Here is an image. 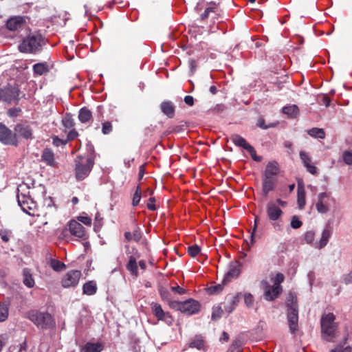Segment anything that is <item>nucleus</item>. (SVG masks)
<instances>
[{"mask_svg":"<svg viewBox=\"0 0 352 352\" xmlns=\"http://www.w3.org/2000/svg\"><path fill=\"white\" fill-rule=\"evenodd\" d=\"M284 275L281 273H277L271 278L273 283L271 285L267 280L261 282L262 287L264 290L263 297L267 301H272L277 298L283 291L280 284L284 281Z\"/></svg>","mask_w":352,"mask_h":352,"instance_id":"nucleus-1","label":"nucleus"},{"mask_svg":"<svg viewBox=\"0 0 352 352\" xmlns=\"http://www.w3.org/2000/svg\"><path fill=\"white\" fill-rule=\"evenodd\" d=\"M28 318L38 328L43 329H52L55 327V320L48 312L32 310L28 313Z\"/></svg>","mask_w":352,"mask_h":352,"instance_id":"nucleus-2","label":"nucleus"},{"mask_svg":"<svg viewBox=\"0 0 352 352\" xmlns=\"http://www.w3.org/2000/svg\"><path fill=\"white\" fill-rule=\"evenodd\" d=\"M335 319L336 317L333 313H328L322 315L320 320L322 336L328 342H332L336 336L338 326Z\"/></svg>","mask_w":352,"mask_h":352,"instance_id":"nucleus-3","label":"nucleus"},{"mask_svg":"<svg viewBox=\"0 0 352 352\" xmlns=\"http://www.w3.org/2000/svg\"><path fill=\"white\" fill-rule=\"evenodd\" d=\"M74 162L76 178L78 181H82L89 175L94 162L91 157L77 156Z\"/></svg>","mask_w":352,"mask_h":352,"instance_id":"nucleus-4","label":"nucleus"},{"mask_svg":"<svg viewBox=\"0 0 352 352\" xmlns=\"http://www.w3.org/2000/svg\"><path fill=\"white\" fill-rule=\"evenodd\" d=\"M287 319L290 331L294 333L298 330V311L296 298L290 293L287 299Z\"/></svg>","mask_w":352,"mask_h":352,"instance_id":"nucleus-5","label":"nucleus"},{"mask_svg":"<svg viewBox=\"0 0 352 352\" xmlns=\"http://www.w3.org/2000/svg\"><path fill=\"white\" fill-rule=\"evenodd\" d=\"M43 38L40 34H32L25 38L19 45V50L23 53H36L41 47Z\"/></svg>","mask_w":352,"mask_h":352,"instance_id":"nucleus-6","label":"nucleus"},{"mask_svg":"<svg viewBox=\"0 0 352 352\" xmlns=\"http://www.w3.org/2000/svg\"><path fill=\"white\" fill-rule=\"evenodd\" d=\"M0 142L5 145L16 146L19 144L18 136L5 124L0 123Z\"/></svg>","mask_w":352,"mask_h":352,"instance_id":"nucleus-7","label":"nucleus"},{"mask_svg":"<svg viewBox=\"0 0 352 352\" xmlns=\"http://www.w3.org/2000/svg\"><path fill=\"white\" fill-rule=\"evenodd\" d=\"M177 308L187 315L197 314L200 309V304L198 301L193 299H188L184 302H177Z\"/></svg>","mask_w":352,"mask_h":352,"instance_id":"nucleus-8","label":"nucleus"},{"mask_svg":"<svg viewBox=\"0 0 352 352\" xmlns=\"http://www.w3.org/2000/svg\"><path fill=\"white\" fill-rule=\"evenodd\" d=\"M81 275L82 274L80 270H71L68 272L62 279V286L65 288L76 287L79 282Z\"/></svg>","mask_w":352,"mask_h":352,"instance_id":"nucleus-9","label":"nucleus"},{"mask_svg":"<svg viewBox=\"0 0 352 352\" xmlns=\"http://www.w3.org/2000/svg\"><path fill=\"white\" fill-rule=\"evenodd\" d=\"M21 190L20 188L18 189V204L25 212L30 214V210H32L36 206L35 203L28 195L21 192Z\"/></svg>","mask_w":352,"mask_h":352,"instance_id":"nucleus-10","label":"nucleus"},{"mask_svg":"<svg viewBox=\"0 0 352 352\" xmlns=\"http://www.w3.org/2000/svg\"><path fill=\"white\" fill-rule=\"evenodd\" d=\"M0 90L2 94L3 101L6 102L10 103L19 99L20 90L16 87L8 86Z\"/></svg>","mask_w":352,"mask_h":352,"instance_id":"nucleus-11","label":"nucleus"},{"mask_svg":"<svg viewBox=\"0 0 352 352\" xmlns=\"http://www.w3.org/2000/svg\"><path fill=\"white\" fill-rule=\"evenodd\" d=\"M329 195L327 192H320L318 195V199L316 203L317 211L321 214H325L329 212Z\"/></svg>","mask_w":352,"mask_h":352,"instance_id":"nucleus-12","label":"nucleus"},{"mask_svg":"<svg viewBox=\"0 0 352 352\" xmlns=\"http://www.w3.org/2000/svg\"><path fill=\"white\" fill-rule=\"evenodd\" d=\"M241 264L238 261L231 262L229 270L225 275L223 284L230 282L232 278H236L241 273Z\"/></svg>","mask_w":352,"mask_h":352,"instance_id":"nucleus-13","label":"nucleus"},{"mask_svg":"<svg viewBox=\"0 0 352 352\" xmlns=\"http://www.w3.org/2000/svg\"><path fill=\"white\" fill-rule=\"evenodd\" d=\"M14 133L20 137L26 139L32 140L34 138L32 129L30 126L25 124H17L14 126Z\"/></svg>","mask_w":352,"mask_h":352,"instance_id":"nucleus-14","label":"nucleus"},{"mask_svg":"<svg viewBox=\"0 0 352 352\" xmlns=\"http://www.w3.org/2000/svg\"><path fill=\"white\" fill-rule=\"evenodd\" d=\"M266 210L268 218L274 221L278 220L283 213L276 203L272 201L267 204Z\"/></svg>","mask_w":352,"mask_h":352,"instance_id":"nucleus-15","label":"nucleus"},{"mask_svg":"<svg viewBox=\"0 0 352 352\" xmlns=\"http://www.w3.org/2000/svg\"><path fill=\"white\" fill-rule=\"evenodd\" d=\"M241 296L242 295L241 293H238L234 296H228L224 305V310L228 314L232 313L237 307Z\"/></svg>","mask_w":352,"mask_h":352,"instance_id":"nucleus-16","label":"nucleus"},{"mask_svg":"<svg viewBox=\"0 0 352 352\" xmlns=\"http://www.w3.org/2000/svg\"><path fill=\"white\" fill-rule=\"evenodd\" d=\"M25 23L24 17L16 16L11 17L7 21V28L10 31H17L23 28Z\"/></svg>","mask_w":352,"mask_h":352,"instance_id":"nucleus-17","label":"nucleus"},{"mask_svg":"<svg viewBox=\"0 0 352 352\" xmlns=\"http://www.w3.org/2000/svg\"><path fill=\"white\" fill-rule=\"evenodd\" d=\"M69 230L72 235L78 238H83L85 234L84 227L75 220L69 221Z\"/></svg>","mask_w":352,"mask_h":352,"instance_id":"nucleus-18","label":"nucleus"},{"mask_svg":"<svg viewBox=\"0 0 352 352\" xmlns=\"http://www.w3.org/2000/svg\"><path fill=\"white\" fill-rule=\"evenodd\" d=\"M300 157L309 173L312 175L317 173V168L314 165L311 164V157L309 156L307 153L305 151H300Z\"/></svg>","mask_w":352,"mask_h":352,"instance_id":"nucleus-19","label":"nucleus"},{"mask_svg":"<svg viewBox=\"0 0 352 352\" xmlns=\"http://www.w3.org/2000/svg\"><path fill=\"white\" fill-rule=\"evenodd\" d=\"M41 160L48 166L56 167L57 163L54 158L53 151L50 148H45L41 155Z\"/></svg>","mask_w":352,"mask_h":352,"instance_id":"nucleus-20","label":"nucleus"},{"mask_svg":"<svg viewBox=\"0 0 352 352\" xmlns=\"http://www.w3.org/2000/svg\"><path fill=\"white\" fill-rule=\"evenodd\" d=\"M332 231L329 228H325L322 232V236L318 242L314 243V246L318 249H322L327 245L331 236Z\"/></svg>","mask_w":352,"mask_h":352,"instance_id":"nucleus-21","label":"nucleus"},{"mask_svg":"<svg viewBox=\"0 0 352 352\" xmlns=\"http://www.w3.org/2000/svg\"><path fill=\"white\" fill-rule=\"evenodd\" d=\"M160 109L169 118H172L175 116V106L171 101H163L160 104Z\"/></svg>","mask_w":352,"mask_h":352,"instance_id":"nucleus-22","label":"nucleus"},{"mask_svg":"<svg viewBox=\"0 0 352 352\" xmlns=\"http://www.w3.org/2000/svg\"><path fill=\"white\" fill-rule=\"evenodd\" d=\"M230 140L237 146L242 147L245 150L251 148V145L249 144L243 137L238 134H232L230 136Z\"/></svg>","mask_w":352,"mask_h":352,"instance_id":"nucleus-23","label":"nucleus"},{"mask_svg":"<svg viewBox=\"0 0 352 352\" xmlns=\"http://www.w3.org/2000/svg\"><path fill=\"white\" fill-rule=\"evenodd\" d=\"M275 183L276 179L274 177L265 176L263 184V191L265 195L274 189Z\"/></svg>","mask_w":352,"mask_h":352,"instance_id":"nucleus-24","label":"nucleus"},{"mask_svg":"<svg viewBox=\"0 0 352 352\" xmlns=\"http://www.w3.org/2000/svg\"><path fill=\"white\" fill-rule=\"evenodd\" d=\"M297 203L299 208L302 209L306 204L305 191L302 184H298L297 188Z\"/></svg>","mask_w":352,"mask_h":352,"instance_id":"nucleus-25","label":"nucleus"},{"mask_svg":"<svg viewBox=\"0 0 352 352\" xmlns=\"http://www.w3.org/2000/svg\"><path fill=\"white\" fill-rule=\"evenodd\" d=\"M83 294L91 296L96 293L97 292V285L96 283L94 280L88 281L85 283L82 287Z\"/></svg>","mask_w":352,"mask_h":352,"instance_id":"nucleus-26","label":"nucleus"},{"mask_svg":"<svg viewBox=\"0 0 352 352\" xmlns=\"http://www.w3.org/2000/svg\"><path fill=\"white\" fill-rule=\"evenodd\" d=\"M103 346L100 343L87 342L81 349V352H100Z\"/></svg>","mask_w":352,"mask_h":352,"instance_id":"nucleus-27","label":"nucleus"},{"mask_svg":"<svg viewBox=\"0 0 352 352\" xmlns=\"http://www.w3.org/2000/svg\"><path fill=\"white\" fill-rule=\"evenodd\" d=\"M278 164L276 162H270L266 167L265 171V176L266 177H274L278 173Z\"/></svg>","mask_w":352,"mask_h":352,"instance_id":"nucleus-28","label":"nucleus"},{"mask_svg":"<svg viewBox=\"0 0 352 352\" xmlns=\"http://www.w3.org/2000/svg\"><path fill=\"white\" fill-rule=\"evenodd\" d=\"M23 283L25 286H27L29 288H32L34 286L35 282L34 278H32V275L30 273V271L29 269L25 268L23 270Z\"/></svg>","mask_w":352,"mask_h":352,"instance_id":"nucleus-29","label":"nucleus"},{"mask_svg":"<svg viewBox=\"0 0 352 352\" xmlns=\"http://www.w3.org/2000/svg\"><path fill=\"white\" fill-rule=\"evenodd\" d=\"M126 269L131 272V274L135 276H138V265L136 258L133 256L129 257L128 263L126 264Z\"/></svg>","mask_w":352,"mask_h":352,"instance_id":"nucleus-30","label":"nucleus"},{"mask_svg":"<svg viewBox=\"0 0 352 352\" xmlns=\"http://www.w3.org/2000/svg\"><path fill=\"white\" fill-rule=\"evenodd\" d=\"M33 71L38 75H43L49 72V66L47 63H39L33 65Z\"/></svg>","mask_w":352,"mask_h":352,"instance_id":"nucleus-31","label":"nucleus"},{"mask_svg":"<svg viewBox=\"0 0 352 352\" xmlns=\"http://www.w3.org/2000/svg\"><path fill=\"white\" fill-rule=\"evenodd\" d=\"M92 117V114L90 110L84 107L82 108L78 114V119L82 123L88 122Z\"/></svg>","mask_w":352,"mask_h":352,"instance_id":"nucleus-32","label":"nucleus"},{"mask_svg":"<svg viewBox=\"0 0 352 352\" xmlns=\"http://www.w3.org/2000/svg\"><path fill=\"white\" fill-rule=\"evenodd\" d=\"M152 311L154 313L155 316L157 318L158 320H164L165 317V312L163 311L162 306L157 303H152L151 304Z\"/></svg>","mask_w":352,"mask_h":352,"instance_id":"nucleus-33","label":"nucleus"},{"mask_svg":"<svg viewBox=\"0 0 352 352\" xmlns=\"http://www.w3.org/2000/svg\"><path fill=\"white\" fill-rule=\"evenodd\" d=\"M308 134L314 138L324 139L325 138V132L322 129L312 128L307 131Z\"/></svg>","mask_w":352,"mask_h":352,"instance_id":"nucleus-34","label":"nucleus"},{"mask_svg":"<svg viewBox=\"0 0 352 352\" xmlns=\"http://www.w3.org/2000/svg\"><path fill=\"white\" fill-rule=\"evenodd\" d=\"M298 112V108L296 105L285 107L283 108V113L287 114L289 117H295Z\"/></svg>","mask_w":352,"mask_h":352,"instance_id":"nucleus-35","label":"nucleus"},{"mask_svg":"<svg viewBox=\"0 0 352 352\" xmlns=\"http://www.w3.org/2000/svg\"><path fill=\"white\" fill-rule=\"evenodd\" d=\"M9 309L7 304H0V322L5 321L8 316Z\"/></svg>","mask_w":352,"mask_h":352,"instance_id":"nucleus-36","label":"nucleus"},{"mask_svg":"<svg viewBox=\"0 0 352 352\" xmlns=\"http://www.w3.org/2000/svg\"><path fill=\"white\" fill-rule=\"evenodd\" d=\"M204 346V340L200 337H196L190 343V346L201 349Z\"/></svg>","mask_w":352,"mask_h":352,"instance_id":"nucleus-37","label":"nucleus"},{"mask_svg":"<svg viewBox=\"0 0 352 352\" xmlns=\"http://www.w3.org/2000/svg\"><path fill=\"white\" fill-rule=\"evenodd\" d=\"M63 124L65 128L70 129L74 126V122L72 116L67 114L62 120Z\"/></svg>","mask_w":352,"mask_h":352,"instance_id":"nucleus-38","label":"nucleus"},{"mask_svg":"<svg viewBox=\"0 0 352 352\" xmlns=\"http://www.w3.org/2000/svg\"><path fill=\"white\" fill-rule=\"evenodd\" d=\"M50 265L52 269L56 272L61 271L65 267V265L63 263L55 259H52L51 261Z\"/></svg>","mask_w":352,"mask_h":352,"instance_id":"nucleus-39","label":"nucleus"},{"mask_svg":"<svg viewBox=\"0 0 352 352\" xmlns=\"http://www.w3.org/2000/svg\"><path fill=\"white\" fill-rule=\"evenodd\" d=\"M223 285L217 284L214 286H210L207 289V292L209 294H217L223 290Z\"/></svg>","mask_w":352,"mask_h":352,"instance_id":"nucleus-40","label":"nucleus"},{"mask_svg":"<svg viewBox=\"0 0 352 352\" xmlns=\"http://www.w3.org/2000/svg\"><path fill=\"white\" fill-rule=\"evenodd\" d=\"M342 160L346 165L352 164V151H345L342 153Z\"/></svg>","mask_w":352,"mask_h":352,"instance_id":"nucleus-41","label":"nucleus"},{"mask_svg":"<svg viewBox=\"0 0 352 352\" xmlns=\"http://www.w3.org/2000/svg\"><path fill=\"white\" fill-rule=\"evenodd\" d=\"M12 232L9 230L2 229L0 230V237L4 242H8L10 241Z\"/></svg>","mask_w":352,"mask_h":352,"instance_id":"nucleus-42","label":"nucleus"},{"mask_svg":"<svg viewBox=\"0 0 352 352\" xmlns=\"http://www.w3.org/2000/svg\"><path fill=\"white\" fill-rule=\"evenodd\" d=\"M200 248L197 245H191L188 248V252L192 257L198 255V254L200 252Z\"/></svg>","mask_w":352,"mask_h":352,"instance_id":"nucleus-43","label":"nucleus"},{"mask_svg":"<svg viewBox=\"0 0 352 352\" xmlns=\"http://www.w3.org/2000/svg\"><path fill=\"white\" fill-rule=\"evenodd\" d=\"M141 199V190H140V188L139 186L137 187V190L135 192V194L133 195V206H136L138 205V204L140 203V201Z\"/></svg>","mask_w":352,"mask_h":352,"instance_id":"nucleus-44","label":"nucleus"},{"mask_svg":"<svg viewBox=\"0 0 352 352\" xmlns=\"http://www.w3.org/2000/svg\"><path fill=\"white\" fill-rule=\"evenodd\" d=\"M244 301L248 307H252L254 301L253 296L249 293L245 294Z\"/></svg>","mask_w":352,"mask_h":352,"instance_id":"nucleus-45","label":"nucleus"},{"mask_svg":"<svg viewBox=\"0 0 352 352\" xmlns=\"http://www.w3.org/2000/svg\"><path fill=\"white\" fill-rule=\"evenodd\" d=\"M302 221L299 220L297 216H293L291 221V227L294 229H298L302 226Z\"/></svg>","mask_w":352,"mask_h":352,"instance_id":"nucleus-46","label":"nucleus"},{"mask_svg":"<svg viewBox=\"0 0 352 352\" xmlns=\"http://www.w3.org/2000/svg\"><path fill=\"white\" fill-rule=\"evenodd\" d=\"M112 131V125L109 122L102 123V132L103 134L107 135Z\"/></svg>","mask_w":352,"mask_h":352,"instance_id":"nucleus-47","label":"nucleus"},{"mask_svg":"<svg viewBox=\"0 0 352 352\" xmlns=\"http://www.w3.org/2000/svg\"><path fill=\"white\" fill-rule=\"evenodd\" d=\"M247 151L250 154L252 159L256 162H261L262 157L256 155V152L253 146H251V148H248Z\"/></svg>","mask_w":352,"mask_h":352,"instance_id":"nucleus-48","label":"nucleus"},{"mask_svg":"<svg viewBox=\"0 0 352 352\" xmlns=\"http://www.w3.org/2000/svg\"><path fill=\"white\" fill-rule=\"evenodd\" d=\"M315 238V233L313 231H308L305 233V240L307 243H312Z\"/></svg>","mask_w":352,"mask_h":352,"instance_id":"nucleus-49","label":"nucleus"},{"mask_svg":"<svg viewBox=\"0 0 352 352\" xmlns=\"http://www.w3.org/2000/svg\"><path fill=\"white\" fill-rule=\"evenodd\" d=\"M223 310L221 307H217L216 308H214L213 312L212 314V318L214 320H216L217 318H219L221 317Z\"/></svg>","mask_w":352,"mask_h":352,"instance_id":"nucleus-50","label":"nucleus"},{"mask_svg":"<svg viewBox=\"0 0 352 352\" xmlns=\"http://www.w3.org/2000/svg\"><path fill=\"white\" fill-rule=\"evenodd\" d=\"M132 235H133V240L136 242H139L140 241V239H142V232H141L140 228L135 229L133 232Z\"/></svg>","mask_w":352,"mask_h":352,"instance_id":"nucleus-51","label":"nucleus"},{"mask_svg":"<svg viewBox=\"0 0 352 352\" xmlns=\"http://www.w3.org/2000/svg\"><path fill=\"white\" fill-rule=\"evenodd\" d=\"M241 345L239 340H234L226 352H234V351L238 349Z\"/></svg>","mask_w":352,"mask_h":352,"instance_id":"nucleus-52","label":"nucleus"},{"mask_svg":"<svg viewBox=\"0 0 352 352\" xmlns=\"http://www.w3.org/2000/svg\"><path fill=\"white\" fill-rule=\"evenodd\" d=\"M78 219L85 225L90 226L91 224V219L89 217H79Z\"/></svg>","mask_w":352,"mask_h":352,"instance_id":"nucleus-53","label":"nucleus"},{"mask_svg":"<svg viewBox=\"0 0 352 352\" xmlns=\"http://www.w3.org/2000/svg\"><path fill=\"white\" fill-rule=\"evenodd\" d=\"M331 352H351V349L349 346L342 348V346H338L336 349H333Z\"/></svg>","mask_w":352,"mask_h":352,"instance_id":"nucleus-54","label":"nucleus"},{"mask_svg":"<svg viewBox=\"0 0 352 352\" xmlns=\"http://www.w3.org/2000/svg\"><path fill=\"white\" fill-rule=\"evenodd\" d=\"M257 126L261 129H267L268 128L272 127L274 125H266L263 119H259L257 123Z\"/></svg>","mask_w":352,"mask_h":352,"instance_id":"nucleus-55","label":"nucleus"},{"mask_svg":"<svg viewBox=\"0 0 352 352\" xmlns=\"http://www.w3.org/2000/svg\"><path fill=\"white\" fill-rule=\"evenodd\" d=\"M45 204H47V208H49L51 211H54L56 210L55 205L53 203V201L51 198H49L45 200Z\"/></svg>","mask_w":352,"mask_h":352,"instance_id":"nucleus-56","label":"nucleus"},{"mask_svg":"<svg viewBox=\"0 0 352 352\" xmlns=\"http://www.w3.org/2000/svg\"><path fill=\"white\" fill-rule=\"evenodd\" d=\"M67 143L66 141H63L61 139L58 138V137H54L53 138V144L56 146H59L60 145H65Z\"/></svg>","mask_w":352,"mask_h":352,"instance_id":"nucleus-57","label":"nucleus"},{"mask_svg":"<svg viewBox=\"0 0 352 352\" xmlns=\"http://www.w3.org/2000/svg\"><path fill=\"white\" fill-rule=\"evenodd\" d=\"M160 293L163 299H164V300L168 299L170 294L168 290H166L164 288H161L160 289Z\"/></svg>","mask_w":352,"mask_h":352,"instance_id":"nucleus-58","label":"nucleus"},{"mask_svg":"<svg viewBox=\"0 0 352 352\" xmlns=\"http://www.w3.org/2000/svg\"><path fill=\"white\" fill-rule=\"evenodd\" d=\"M184 102L186 104L192 106L194 104V98L191 96H186L184 97Z\"/></svg>","mask_w":352,"mask_h":352,"instance_id":"nucleus-59","label":"nucleus"},{"mask_svg":"<svg viewBox=\"0 0 352 352\" xmlns=\"http://www.w3.org/2000/svg\"><path fill=\"white\" fill-rule=\"evenodd\" d=\"M171 290L179 294H183L186 292V290L184 288H182L178 285L176 287H171Z\"/></svg>","mask_w":352,"mask_h":352,"instance_id":"nucleus-60","label":"nucleus"},{"mask_svg":"<svg viewBox=\"0 0 352 352\" xmlns=\"http://www.w3.org/2000/svg\"><path fill=\"white\" fill-rule=\"evenodd\" d=\"M149 201L150 203H148L147 204V208L151 210H156V206L155 205L153 204V202L155 201V198L154 197H151L149 199Z\"/></svg>","mask_w":352,"mask_h":352,"instance_id":"nucleus-61","label":"nucleus"},{"mask_svg":"<svg viewBox=\"0 0 352 352\" xmlns=\"http://www.w3.org/2000/svg\"><path fill=\"white\" fill-rule=\"evenodd\" d=\"M78 136V133L75 130H72L69 132L67 138L69 140L75 139Z\"/></svg>","mask_w":352,"mask_h":352,"instance_id":"nucleus-62","label":"nucleus"},{"mask_svg":"<svg viewBox=\"0 0 352 352\" xmlns=\"http://www.w3.org/2000/svg\"><path fill=\"white\" fill-rule=\"evenodd\" d=\"M19 111H20V110L18 109H10L8 111V115L10 117H14L18 115Z\"/></svg>","mask_w":352,"mask_h":352,"instance_id":"nucleus-63","label":"nucleus"},{"mask_svg":"<svg viewBox=\"0 0 352 352\" xmlns=\"http://www.w3.org/2000/svg\"><path fill=\"white\" fill-rule=\"evenodd\" d=\"M344 281L346 284L352 283V272L344 278Z\"/></svg>","mask_w":352,"mask_h":352,"instance_id":"nucleus-64","label":"nucleus"}]
</instances>
